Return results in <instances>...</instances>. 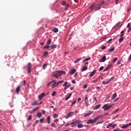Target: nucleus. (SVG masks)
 Returning <instances> with one entry per match:
<instances>
[{"mask_svg": "<svg viewBox=\"0 0 131 131\" xmlns=\"http://www.w3.org/2000/svg\"><path fill=\"white\" fill-rule=\"evenodd\" d=\"M31 67H32L31 63L29 62L28 64V69H27L28 73L29 74L31 72Z\"/></svg>", "mask_w": 131, "mask_h": 131, "instance_id": "5", "label": "nucleus"}, {"mask_svg": "<svg viewBox=\"0 0 131 131\" xmlns=\"http://www.w3.org/2000/svg\"><path fill=\"white\" fill-rule=\"evenodd\" d=\"M112 66H113L112 63H111L108 66H107L104 70H103V72H105V71H108V70H109V69H111V68L112 67Z\"/></svg>", "mask_w": 131, "mask_h": 131, "instance_id": "10", "label": "nucleus"}, {"mask_svg": "<svg viewBox=\"0 0 131 131\" xmlns=\"http://www.w3.org/2000/svg\"><path fill=\"white\" fill-rule=\"evenodd\" d=\"M96 90H97V91H99V90H101V87H100V86H97V87H96Z\"/></svg>", "mask_w": 131, "mask_h": 131, "instance_id": "58", "label": "nucleus"}, {"mask_svg": "<svg viewBox=\"0 0 131 131\" xmlns=\"http://www.w3.org/2000/svg\"><path fill=\"white\" fill-rule=\"evenodd\" d=\"M53 117H54V118H57V117H58V114H54Z\"/></svg>", "mask_w": 131, "mask_h": 131, "instance_id": "47", "label": "nucleus"}, {"mask_svg": "<svg viewBox=\"0 0 131 131\" xmlns=\"http://www.w3.org/2000/svg\"><path fill=\"white\" fill-rule=\"evenodd\" d=\"M69 88H70V85H67V86L64 87V90H67V89H69Z\"/></svg>", "mask_w": 131, "mask_h": 131, "instance_id": "43", "label": "nucleus"}, {"mask_svg": "<svg viewBox=\"0 0 131 131\" xmlns=\"http://www.w3.org/2000/svg\"><path fill=\"white\" fill-rule=\"evenodd\" d=\"M85 70H88V67L87 66H83L82 70H81V71H85Z\"/></svg>", "mask_w": 131, "mask_h": 131, "instance_id": "23", "label": "nucleus"}, {"mask_svg": "<svg viewBox=\"0 0 131 131\" xmlns=\"http://www.w3.org/2000/svg\"><path fill=\"white\" fill-rule=\"evenodd\" d=\"M68 84V82H65L63 84V86H66Z\"/></svg>", "mask_w": 131, "mask_h": 131, "instance_id": "53", "label": "nucleus"}, {"mask_svg": "<svg viewBox=\"0 0 131 131\" xmlns=\"http://www.w3.org/2000/svg\"><path fill=\"white\" fill-rule=\"evenodd\" d=\"M62 74H66V72L64 71H58L54 74L53 76H54L55 78L58 79L59 77H60Z\"/></svg>", "mask_w": 131, "mask_h": 131, "instance_id": "1", "label": "nucleus"}, {"mask_svg": "<svg viewBox=\"0 0 131 131\" xmlns=\"http://www.w3.org/2000/svg\"><path fill=\"white\" fill-rule=\"evenodd\" d=\"M113 79H114V78H113V77L111 78L108 80L109 82H110V81H112V80H113Z\"/></svg>", "mask_w": 131, "mask_h": 131, "instance_id": "57", "label": "nucleus"}, {"mask_svg": "<svg viewBox=\"0 0 131 131\" xmlns=\"http://www.w3.org/2000/svg\"><path fill=\"white\" fill-rule=\"evenodd\" d=\"M119 3V0H116V5H118Z\"/></svg>", "mask_w": 131, "mask_h": 131, "instance_id": "61", "label": "nucleus"}, {"mask_svg": "<svg viewBox=\"0 0 131 131\" xmlns=\"http://www.w3.org/2000/svg\"><path fill=\"white\" fill-rule=\"evenodd\" d=\"M51 42H52V39H48V40L47 42V45L50 46V45H51Z\"/></svg>", "mask_w": 131, "mask_h": 131, "instance_id": "27", "label": "nucleus"}, {"mask_svg": "<svg viewBox=\"0 0 131 131\" xmlns=\"http://www.w3.org/2000/svg\"><path fill=\"white\" fill-rule=\"evenodd\" d=\"M111 41H112V39H109V40L107 41V43H108V42H111Z\"/></svg>", "mask_w": 131, "mask_h": 131, "instance_id": "60", "label": "nucleus"}, {"mask_svg": "<svg viewBox=\"0 0 131 131\" xmlns=\"http://www.w3.org/2000/svg\"><path fill=\"white\" fill-rule=\"evenodd\" d=\"M44 121H45V119L43 118L40 119L39 120L40 122L41 123L43 122Z\"/></svg>", "mask_w": 131, "mask_h": 131, "instance_id": "55", "label": "nucleus"}, {"mask_svg": "<svg viewBox=\"0 0 131 131\" xmlns=\"http://www.w3.org/2000/svg\"><path fill=\"white\" fill-rule=\"evenodd\" d=\"M104 4H105V2L104 1H102L101 3H100L99 4H98L100 6H103V5H104Z\"/></svg>", "mask_w": 131, "mask_h": 131, "instance_id": "37", "label": "nucleus"}, {"mask_svg": "<svg viewBox=\"0 0 131 131\" xmlns=\"http://www.w3.org/2000/svg\"><path fill=\"white\" fill-rule=\"evenodd\" d=\"M111 108H112V105L106 104L102 107V109L104 110V111H107Z\"/></svg>", "mask_w": 131, "mask_h": 131, "instance_id": "2", "label": "nucleus"}, {"mask_svg": "<svg viewBox=\"0 0 131 131\" xmlns=\"http://www.w3.org/2000/svg\"><path fill=\"white\" fill-rule=\"evenodd\" d=\"M91 113H88L86 114H85L84 115V117H86V116H90V115H91Z\"/></svg>", "mask_w": 131, "mask_h": 131, "instance_id": "33", "label": "nucleus"}, {"mask_svg": "<svg viewBox=\"0 0 131 131\" xmlns=\"http://www.w3.org/2000/svg\"><path fill=\"white\" fill-rule=\"evenodd\" d=\"M38 110V107H37L35 108H34L32 112H31V113H34V112H36V111H37Z\"/></svg>", "mask_w": 131, "mask_h": 131, "instance_id": "22", "label": "nucleus"}, {"mask_svg": "<svg viewBox=\"0 0 131 131\" xmlns=\"http://www.w3.org/2000/svg\"><path fill=\"white\" fill-rule=\"evenodd\" d=\"M52 82H54L52 86V88L53 89H54V88H56V86H58V83H57V81H56L55 80H53Z\"/></svg>", "mask_w": 131, "mask_h": 131, "instance_id": "9", "label": "nucleus"}, {"mask_svg": "<svg viewBox=\"0 0 131 131\" xmlns=\"http://www.w3.org/2000/svg\"><path fill=\"white\" fill-rule=\"evenodd\" d=\"M117 60H118V58L115 57L113 60V63H114L115 62H116Z\"/></svg>", "mask_w": 131, "mask_h": 131, "instance_id": "35", "label": "nucleus"}, {"mask_svg": "<svg viewBox=\"0 0 131 131\" xmlns=\"http://www.w3.org/2000/svg\"><path fill=\"white\" fill-rule=\"evenodd\" d=\"M76 72V69H72L70 70L69 71V74L71 75L74 74Z\"/></svg>", "mask_w": 131, "mask_h": 131, "instance_id": "11", "label": "nucleus"}, {"mask_svg": "<svg viewBox=\"0 0 131 131\" xmlns=\"http://www.w3.org/2000/svg\"><path fill=\"white\" fill-rule=\"evenodd\" d=\"M42 103V102H40L39 103H38V101H35L34 102H33L32 104L31 105L32 106H35L36 105H41Z\"/></svg>", "mask_w": 131, "mask_h": 131, "instance_id": "8", "label": "nucleus"}, {"mask_svg": "<svg viewBox=\"0 0 131 131\" xmlns=\"http://www.w3.org/2000/svg\"><path fill=\"white\" fill-rule=\"evenodd\" d=\"M81 120L78 119L75 121L72 122V124H73V127H74V126H76L77 124H79V123H81Z\"/></svg>", "mask_w": 131, "mask_h": 131, "instance_id": "3", "label": "nucleus"}, {"mask_svg": "<svg viewBox=\"0 0 131 131\" xmlns=\"http://www.w3.org/2000/svg\"><path fill=\"white\" fill-rule=\"evenodd\" d=\"M52 127H56V125H55V123H53L52 124Z\"/></svg>", "mask_w": 131, "mask_h": 131, "instance_id": "59", "label": "nucleus"}, {"mask_svg": "<svg viewBox=\"0 0 131 131\" xmlns=\"http://www.w3.org/2000/svg\"><path fill=\"white\" fill-rule=\"evenodd\" d=\"M100 107H101V104H99L98 105H96V106L94 107V110H97V109H99V108H100Z\"/></svg>", "mask_w": 131, "mask_h": 131, "instance_id": "21", "label": "nucleus"}, {"mask_svg": "<svg viewBox=\"0 0 131 131\" xmlns=\"http://www.w3.org/2000/svg\"><path fill=\"white\" fill-rule=\"evenodd\" d=\"M37 117L40 118L42 116V114L40 112H38L37 115Z\"/></svg>", "mask_w": 131, "mask_h": 131, "instance_id": "24", "label": "nucleus"}, {"mask_svg": "<svg viewBox=\"0 0 131 131\" xmlns=\"http://www.w3.org/2000/svg\"><path fill=\"white\" fill-rule=\"evenodd\" d=\"M47 63L43 64V66H42L43 69H46V68H47Z\"/></svg>", "mask_w": 131, "mask_h": 131, "instance_id": "41", "label": "nucleus"}, {"mask_svg": "<svg viewBox=\"0 0 131 131\" xmlns=\"http://www.w3.org/2000/svg\"><path fill=\"white\" fill-rule=\"evenodd\" d=\"M116 126H117V124H114V125H113L112 127H113V128H115V127H116Z\"/></svg>", "mask_w": 131, "mask_h": 131, "instance_id": "54", "label": "nucleus"}, {"mask_svg": "<svg viewBox=\"0 0 131 131\" xmlns=\"http://www.w3.org/2000/svg\"><path fill=\"white\" fill-rule=\"evenodd\" d=\"M96 122H97V121L96 120L95 118H94V119H89L87 121V124H90V123H92V124H93V123H96Z\"/></svg>", "mask_w": 131, "mask_h": 131, "instance_id": "4", "label": "nucleus"}, {"mask_svg": "<svg viewBox=\"0 0 131 131\" xmlns=\"http://www.w3.org/2000/svg\"><path fill=\"white\" fill-rule=\"evenodd\" d=\"M98 80H99V78H97V79L94 80L93 81V83H96V82H98Z\"/></svg>", "mask_w": 131, "mask_h": 131, "instance_id": "51", "label": "nucleus"}, {"mask_svg": "<svg viewBox=\"0 0 131 131\" xmlns=\"http://www.w3.org/2000/svg\"><path fill=\"white\" fill-rule=\"evenodd\" d=\"M31 119H32V116L30 115L29 118H28V120H31Z\"/></svg>", "mask_w": 131, "mask_h": 131, "instance_id": "45", "label": "nucleus"}, {"mask_svg": "<svg viewBox=\"0 0 131 131\" xmlns=\"http://www.w3.org/2000/svg\"><path fill=\"white\" fill-rule=\"evenodd\" d=\"M116 97H117V94H114L112 97V100H114V99H115V98H116Z\"/></svg>", "mask_w": 131, "mask_h": 131, "instance_id": "31", "label": "nucleus"}, {"mask_svg": "<svg viewBox=\"0 0 131 131\" xmlns=\"http://www.w3.org/2000/svg\"><path fill=\"white\" fill-rule=\"evenodd\" d=\"M68 125H71L72 127H73L72 123H68L66 124L65 126H68Z\"/></svg>", "mask_w": 131, "mask_h": 131, "instance_id": "38", "label": "nucleus"}, {"mask_svg": "<svg viewBox=\"0 0 131 131\" xmlns=\"http://www.w3.org/2000/svg\"><path fill=\"white\" fill-rule=\"evenodd\" d=\"M72 96V94H69L68 96H67L66 99H65V101H68V100H69V99H70V97H71Z\"/></svg>", "mask_w": 131, "mask_h": 131, "instance_id": "19", "label": "nucleus"}, {"mask_svg": "<svg viewBox=\"0 0 131 131\" xmlns=\"http://www.w3.org/2000/svg\"><path fill=\"white\" fill-rule=\"evenodd\" d=\"M74 114V113H73L72 112L69 113L68 114V116L66 117L67 119V118H69V117H71L72 116H73Z\"/></svg>", "mask_w": 131, "mask_h": 131, "instance_id": "13", "label": "nucleus"}, {"mask_svg": "<svg viewBox=\"0 0 131 131\" xmlns=\"http://www.w3.org/2000/svg\"><path fill=\"white\" fill-rule=\"evenodd\" d=\"M123 39H124V37H121V38H119V42L120 43L122 42V41L123 40Z\"/></svg>", "mask_w": 131, "mask_h": 131, "instance_id": "26", "label": "nucleus"}, {"mask_svg": "<svg viewBox=\"0 0 131 131\" xmlns=\"http://www.w3.org/2000/svg\"><path fill=\"white\" fill-rule=\"evenodd\" d=\"M49 48H51V46H49V45L44 47V49H49Z\"/></svg>", "mask_w": 131, "mask_h": 131, "instance_id": "50", "label": "nucleus"}, {"mask_svg": "<svg viewBox=\"0 0 131 131\" xmlns=\"http://www.w3.org/2000/svg\"><path fill=\"white\" fill-rule=\"evenodd\" d=\"M52 31L56 33L58 32V31H59V30H58V28H55L54 29H53Z\"/></svg>", "mask_w": 131, "mask_h": 131, "instance_id": "25", "label": "nucleus"}, {"mask_svg": "<svg viewBox=\"0 0 131 131\" xmlns=\"http://www.w3.org/2000/svg\"><path fill=\"white\" fill-rule=\"evenodd\" d=\"M21 89V87L20 86H18L16 89V93H17V94H19V92H20V90Z\"/></svg>", "mask_w": 131, "mask_h": 131, "instance_id": "20", "label": "nucleus"}, {"mask_svg": "<svg viewBox=\"0 0 131 131\" xmlns=\"http://www.w3.org/2000/svg\"><path fill=\"white\" fill-rule=\"evenodd\" d=\"M123 33H124V31H122L121 32V35H120V37H122V36H123L124 34Z\"/></svg>", "mask_w": 131, "mask_h": 131, "instance_id": "44", "label": "nucleus"}, {"mask_svg": "<svg viewBox=\"0 0 131 131\" xmlns=\"http://www.w3.org/2000/svg\"><path fill=\"white\" fill-rule=\"evenodd\" d=\"M114 50H115V47H113L112 48H111L110 50H109V52L110 53H112V52H113V51H114Z\"/></svg>", "mask_w": 131, "mask_h": 131, "instance_id": "32", "label": "nucleus"}, {"mask_svg": "<svg viewBox=\"0 0 131 131\" xmlns=\"http://www.w3.org/2000/svg\"><path fill=\"white\" fill-rule=\"evenodd\" d=\"M94 9H95V5H93L91 6L90 10H94Z\"/></svg>", "mask_w": 131, "mask_h": 131, "instance_id": "42", "label": "nucleus"}, {"mask_svg": "<svg viewBox=\"0 0 131 131\" xmlns=\"http://www.w3.org/2000/svg\"><path fill=\"white\" fill-rule=\"evenodd\" d=\"M46 121H47L48 124H50V123H51V116H48L46 119Z\"/></svg>", "mask_w": 131, "mask_h": 131, "instance_id": "15", "label": "nucleus"}, {"mask_svg": "<svg viewBox=\"0 0 131 131\" xmlns=\"http://www.w3.org/2000/svg\"><path fill=\"white\" fill-rule=\"evenodd\" d=\"M96 74V70L93 71L90 74V77H93L94 75Z\"/></svg>", "mask_w": 131, "mask_h": 131, "instance_id": "18", "label": "nucleus"}, {"mask_svg": "<svg viewBox=\"0 0 131 131\" xmlns=\"http://www.w3.org/2000/svg\"><path fill=\"white\" fill-rule=\"evenodd\" d=\"M121 61H122V59H120L118 62H117V64L118 65H120V64L121 63Z\"/></svg>", "mask_w": 131, "mask_h": 131, "instance_id": "49", "label": "nucleus"}, {"mask_svg": "<svg viewBox=\"0 0 131 131\" xmlns=\"http://www.w3.org/2000/svg\"><path fill=\"white\" fill-rule=\"evenodd\" d=\"M130 125H131V123L123 125L121 127H122V128H126L128 127Z\"/></svg>", "mask_w": 131, "mask_h": 131, "instance_id": "12", "label": "nucleus"}, {"mask_svg": "<svg viewBox=\"0 0 131 131\" xmlns=\"http://www.w3.org/2000/svg\"><path fill=\"white\" fill-rule=\"evenodd\" d=\"M56 94H57V92H54L52 94V97H55V96H56Z\"/></svg>", "mask_w": 131, "mask_h": 131, "instance_id": "46", "label": "nucleus"}, {"mask_svg": "<svg viewBox=\"0 0 131 131\" xmlns=\"http://www.w3.org/2000/svg\"><path fill=\"white\" fill-rule=\"evenodd\" d=\"M102 83H103V84H108V83H109V81H108L106 82L105 81H103Z\"/></svg>", "mask_w": 131, "mask_h": 131, "instance_id": "39", "label": "nucleus"}, {"mask_svg": "<svg viewBox=\"0 0 131 131\" xmlns=\"http://www.w3.org/2000/svg\"><path fill=\"white\" fill-rule=\"evenodd\" d=\"M105 49H106V46H103L101 48L102 50H105Z\"/></svg>", "mask_w": 131, "mask_h": 131, "instance_id": "64", "label": "nucleus"}, {"mask_svg": "<svg viewBox=\"0 0 131 131\" xmlns=\"http://www.w3.org/2000/svg\"><path fill=\"white\" fill-rule=\"evenodd\" d=\"M130 27V24H128L127 26V28H129Z\"/></svg>", "mask_w": 131, "mask_h": 131, "instance_id": "63", "label": "nucleus"}, {"mask_svg": "<svg viewBox=\"0 0 131 131\" xmlns=\"http://www.w3.org/2000/svg\"><path fill=\"white\" fill-rule=\"evenodd\" d=\"M48 54H49V52H48L47 51H45L43 53V56H48Z\"/></svg>", "mask_w": 131, "mask_h": 131, "instance_id": "40", "label": "nucleus"}, {"mask_svg": "<svg viewBox=\"0 0 131 131\" xmlns=\"http://www.w3.org/2000/svg\"><path fill=\"white\" fill-rule=\"evenodd\" d=\"M42 112L43 114H46L47 112H46V111H45V110H42Z\"/></svg>", "mask_w": 131, "mask_h": 131, "instance_id": "62", "label": "nucleus"}, {"mask_svg": "<svg viewBox=\"0 0 131 131\" xmlns=\"http://www.w3.org/2000/svg\"><path fill=\"white\" fill-rule=\"evenodd\" d=\"M63 82H64V81H59L57 82V84H58V85H59V84H60V83H63Z\"/></svg>", "mask_w": 131, "mask_h": 131, "instance_id": "48", "label": "nucleus"}, {"mask_svg": "<svg viewBox=\"0 0 131 131\" xmlns=\"http://www.w3.org/2000/svg\"><path fill=\"white\" fill-rule=\"evenodd\" d=\"M89 60H91V57H89L88 58H86L83 60V63L85 62H86V61H89Z\"/></svg>", "mask_w": 131, "mask_h": 131, "instance_id": "34", "label": "nucleus"}, {"mask_svg": "<svg viewBox=\"0 0 131 131\" xmlns=\"http://www.w3.org/2000/svg\"><path fill=\"white\" fill-rule=\"evenodd\" d=\"M101 9V5H100L99 4H97L95 6V11H98V10H100Z\"/></svg>", "mask_w": 131, "mask_h": 131, "instance_id": "14", "label": "nucleus"}, {"mask_svg": "<svg viewBox=\"0 0 131 131\" xmlns=\"http://www.w3.org/2000/svg\"><path fill=\"white\" fill-rule=\"evenodd\" d=\"M44 96H46V94L44 92L40 94L38 97L39 101H41V99H42V98H43Z\"/></svg>", "mask_w": 131, "mask_h": 131, "instance_id": "6", "label": "nucleus"}, {"mask_svg": "<svg viewBox=\"0 0 131 131\" xmlns=\"http://www.w3.org/2000/svg\"><path fill=\"white\" fill-rule=\"evenodd\" d=\"M80 60H82V58H78L77 60L74 61V63H77L78 62H79V61H80Z\"/></svg>", "mask_w": 131, "mask_h": 131, "instance_id": "28", "label": "nucleus"}, {"mask_svg": "<svg viewBox=\"0 0 131 131\" xmlns=\"http://www.w3.org/2000/svg\"><path fill=\"white\" fill-rule=\"evenodd\" d=\"M78 128H82V127H83V125L82 124H79L77 126Z\"/></svg>", "mask_w": 131, "mask_h": 131, "instance_id": "30", "label": "nucleus"}, {"mask_svg": "<svg viewBox=\"0 0 131 131\" xmlns=\"http://www.w3.org/2000/svg\"><path fill=\"white\" fill-rule=\"evenodd\" d=\"M51 47L52 50L54 49H56V48H57V45H53L51 46H50V48Z\"/></svg>", "mask_w": 131, "mask_h": 131, "instance_id": "29", "label": "nucleus"}, {"mask_svg": "<svg viewBox=\"0 0 131 131\" xmlns=\"http://www.w3.org/2000/svg\"><path fill=\"white\" fill-rule=\"evenodd\" d=\"M75 103H76V100H74L73 101V102L72 103V104L71 105V106H72L73 105H74L75 104Z\"/></svg>", "mask_w": 131, "mask_h": 131, "instance_id": "52", "label": "nucleus"}, {"mask_svg": "<svg viewBox=\"0 0 131 131\" xmlns=\"http://www.w3.org/2000/svg\"><path fill=\"white\" fill-rule=\"evenodd\" d=\"M104 69V67H101L99 69V71H102Z\"/></svg>", "mask_w": 131, "mask_h": 131, "instance_id": "56", "label": "nucleus"}, {"mask_svg": "<svg viewBox=\"0 0 131 131\" xmlns=\"http://www.w3.org/2000/svg\"><path fill=\"white\" fill-rule=\"evenodd\" d=\"M101 117H103V115H99L98 116H97V117H95V120H96V121L97 120H98V119H100V118H101Z\"/></svg>", "mask_w": 131, "mask_h": 131, "instance_id": "17", "label": "nucleus"}, {"mask_svg": "<svg viewBox=\"0 0 131 131\" xmlns=\"http://www.w3.org/2000/svg\"><path fill=\"white\" fill-rule=\"evenodd\" d=\"M105 61H106V56H104L101 58V60H99V62H105Z\"/></svg>", "mask_w": 131, "mask_h": 131, "instance_id": "16", "label": "nucleus"}, {"mask_svg": "<svg viewBox=\"0 0 131 131\" xmlns=\"http://www.w3.org/2000/svg\"><path fill=\"white\" fill-rule=\"evenodd\" d=\"M85 104L86 107H89L90 106V104L89 103V98L88 97H85L84 99Z\"/></svg>", "mask_w": 131, "mask_h": 131, "instance_id": "7", "label": "nucleus"}, {"mask_svg": "<svg viewBox=\"0 0 131 131\" xmlns=\"http://www.w3.org/2000/svg\"><path fill=\"white\" fill-rule=\"evenodd\" d=\"M112 126H113V124H109L106 126V128H110V127H112Z\"/></svg>", "mask_w": 131, "mask_h": 131, "instance_id": "36", "label": "nucleus"}]
</instances>
